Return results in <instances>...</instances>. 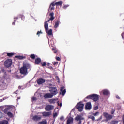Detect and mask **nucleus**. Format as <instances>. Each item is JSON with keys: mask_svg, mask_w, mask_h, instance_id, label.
I'll use <instances>...</instances> for the list:
<instances>
[{"mask_svg": "<svg viewBox=\"0 0 124 124\" xmlns=\"http://www.w3.org/2000/svg\"><path fill=\"white\" fill-rule=\"evenodd\" d=\"M0 100V102H2V99H1Z\"/></svg>", "mask_w": 124, "mask_h": 124, "instance_id": "nucleus-53", "label": "nucleus"}, {"mask_svg": "<svg viewBox=\"0 0 124 124\" xmlns=\"http://www.w3.org/2000/svg\"><path fill=\"white\" fill-rule=\"evenodd\" d=\"M6 115H7L9 118H12L13 117V114L10 112H8L6 113Z\"/></svg>", "mask_w": 124, "mask_h": 124, "instance_id": "nucleus-25", "label": "nucleus"}, {"mask_svg": "<svg viewBox=\"0 0 124 124\" xmlns=\"http://www.w3.org/2000/svg\"><path fill=\"white\" fill-rule=\"evenodd\" d=\"M77 107L79 112H82L83 111V109L84 108V104H82V103L79 102L78 103Z\"/></svg>", "mask_w": 124, "mask_h": 124, "instance_id": "nucleus-9", "label": "nucleus"}, {"mask_svg": "<svg viewBox=\"0 0 124 124\" xmlns=\"http://www.w3.org/2000/svg\"><path fill=\"white\" fill-rule=\"evenodd\" d=\"M93 116H95V117H96V116H98V115H99V112L97 111V112H96L95 113H93Z\"/></svg>", "mask_w": 124, "mask_h": 124, "instance_id": "nucleus-36", "label": "nucleus"}, {"mask_svg": "<svg viewBox=\"0 0 124 124\" xmlns=\"http://www.w3.org/2000/svg\"><path fill=\"white\" fill-rule=\"evenodd\" d=\"M42 34V32H41V30L40 31H38L37 32V35H38V36H39L40 34Z\"/></svg>", "mask_w": 124, "mask_h": 124, "instance_id": "nucleus-40", "label": "nucleus"}, {"mask_svg": "<svg viewBox=\"0 0 124 124\" xmlns=\"http://www.w3.org/2000/svg\"><path fill=\"white\" fill-rule=\"evenodd\" d=\"M55 2H52L49 7L48 10H50L51 11H52V10H55Z\"/></svg>", "mask_w": 124, "mask_h": 124, "instance_id": "nucleus-14", "label": "nucleus"}, {"mask_svg": "<svg viewBox=\"0 0 124 124\" xmlns=\"http://www.w3.org/2000/svg\"><path fill=\"white\" fill-rule=\"evenodd\" d=\"M53 96L51 93H47L44 95L45 98H52Z\"/></svg>", "mask_w": 124, "mask_h": 124, "instance_id": "nucleus-19", "label": "nucleus"}, {"mask_svg": "<svg viewBox=\"0 0 124 124\" xmlns=\"http://www.w3.org/2000/svg\"><path fill=\"white\" fill-rule=\"evenodd\" d=\"M18 17H19L20 18H21V19L22 20H24L25 19V16H24V15H18Z\"/></svg>", "mask_w": 124, "mask_h": 124, "instance_id": "nucleus-32", "label": "nucleus"}, {"mask_svg": "<svg viewBox=\"0 0 124 124\" xmlns=\"http://www.w3.org/2000/svg\"><path fill=\"white\" fill-rule=\"evenodd\" d=\"M103 115L107 121H110V120L113 119V115H110L106 112H104Z\"/></svg>", "mask_w": 124, "mask_h": 124, "instance_id": "nucleus-8", "label": "nucleus"}, {"mask_svg": "<svg viewBox=\"0 0 124 124\" xmlns=\"http://www.w3.org/2000/svg\"><path fill=\"white\" fill-rule=\"evenodd\" d=\"M36 82H37L38 85H42V84H43V83H44L45 82V79H44L42 78H40L36 80Z\"/></svg>", "mask_w": 124, "mask_h": 124, "instance_id": "nucleus-10", "label": "nucleus"}, {"mask_svg": "<svg viewBox=\"0 0 124 124\" xmlns=\"http://www.w3.org/2000/svg\"><path fill=\"white\" fill-rule=\"evenodd\" d=\"M18 17L14 18V20H18Z\"/></svg>", "mask_w": 124, "mask_h": 124, "instance_id": "nucleus-51", "label": "nucleus"}, {"mask_svg": "<svg viewBox=\"0 0 124 124\" xmlns=\"http://www.w3.org/2000/svg\"><path fill=\"white\" fill-rule=\"evenodd\" d=\"M67 8V6H66V5L64 6L63 7V9H66Z\"/></svg>", "mask_w": 124, "mask_h": 124, "instance_id": "nucleus-49", "label": "nucleus"}, {"mask_svg": "<svg viewBox=\"0 0 124 124\" xmlns=\"http://www.w3.org/2000/svg\"><path fill=\"white\" fill-rule=\"evenodd\" d=\"M72 122H73V120L72 119H69L67 121V124H70V123H72Z\"/></svg>", "mask_w": 124, "mask_h": 124, "instance_id": "nucleus-35", "label": "nucleus"}, {"mask_svg": "<svg viewBox=\"0 0 124 124\" xmlns=\"http://www.w3.org/2000/svg\"><path fill=\"white\" fill-rule=\"evenodd\" d=\"M116 98H117V99H121V97H120L118 95L116 96Z\"/></svg>", "mask_w": 124, "mask_h": 124, "instance_id": "nucleus-45", "label": "nucleus"}, {"mask_svg": "<svg viewBox=\"0 0 124 124\" xmlns=\"http://www.w3.org/2000/svg\"><path fill=\"white\" fill-rule=\"evenodd\" d=\"M123 103H124V102H123Z\"/></svg>", "mask_w": 124, "mask_h": 124, "instance_id": "nucleus-54", "label": "nucleus"}, {"mask_svg": "<svg viewBox=\"0 0 124 124\" xmlns=\"http://www.w3.org/2000/svg\"><path fill=\"white\" fill-rule=\"evenodd\" d=\"M118 121H113L109 123V124H118Z\"/></svg>", "mask_w": 124, "mask_h": 124, "instance_id": "nucleus-30", "label": "nucleus"}, {"mask_svg": "<svg viewBox=\"0 0 124 124\" xmlns=\"http://www.w3.org/2000/svg\"><path fill=\"white\" fill-rule=\"evenodd\" d=\"M65 93H66V90L64 89L63 91H62V96H64V94H65Z\"/></svg>", "mask_w": 124, "mask_h": 124, "instance_id": "nucleus-34", "label": "nucleus"}, {"mask_svg": "<svg viewBox=\"0 0 124 124\" xmlns=\"http://www.w3.org/2000/svg\"><path fill=\"white\" fill-rule=\"evenodd\" d=\"M49 102L50 104H54L56 102V99H50L49 100Z\"/></svg>", "mask_w": 124, "mask_h": 124, "instance_id": "nucleus-27", "label": "nucleus"}, {"mask_svg": "<svg viewBox=\"0 0 124 124\" xmlns=\"http://www.w3.org/2000/svg\"><path fill=\"white\" fill-rule=\"evenodd\" d=\"M75 120H76L77 122H78V124H82V121L84 120V117H82L81 115H78L75 117Z\"/></svg>", "mask_w": 124, "mask_h": 124, "instance_id": "nucleus-7", "label": "nucleus"}, {"mask_svg": "<svg viewBox=\"0 0 124 124\" xmlns=\"http://www.w3.org/2000/svg\"><path fill=\"white\" fill-rule=\"evenodd\" d=\"M46 65H47V66H50V63H47L46 64Z\"/></svg>", "mask_w": 124, "mask_h": 124, "instance_id": "nucleus-50", "label": "nucleus"}, {"mask_svg": "<svg viewBox=\"0 0 124 124\" xmlns=\"http://www.w3.org/2000/svg\"><path fill=\"white\" fill-rule=\"evenodd\" d=\"M53 117V118H56V117H58V113L57 112L54 113Z\"/></svg>", "mask_w": 124, "mask_h": 124, "instance_id": "nucleus-37", "label": "nucleus"}, {"mask_svg": "<svg viewBox=\"0 0 124 124\" xmlns=\"http://www.w3.org/2000/svg\"><path fill=\"white\" fill-rule=\"evenodd\" d=\"M103 92V94L104 95H108L110 94V92L108 91L107 89H104L102 91Z\"/></svg>", "mask_w": 124, "mask_h": 124, "instance_id": "nucleus-17", "label": "nucleus"}, {"mask_svg": "<svg viewBox=\"0 0 124 124\" xmlns=\"http://www.w3.org/2000/svg\"><path fill=\"white\" fill-rule=\"evenodd\" d=\"M14 55V53H7V56L9 57V58H11Z\"/></svg>", "mask_w": 124, "mask_h": 124, "instance_id": "nucleus-26", "label": "nucleus"}, {"mask_svg": "<svg viewBox=\"0 0 124 124\" xmlns=\"http://www.w3.org/2000/svg\"><path fill=\"white\" fill-rule=\"evenodd\" d=\"M0 124H8V121L7 120H3L0 123Z\"/></svg>", "mask_w": 124, "mask_h": 124, "instance_id": "nucleus-29", "label": "nucleus"}, {"mask_svg": "<svg viewBox=\"0 0 124 124\" xmlns=\"http://www.w3.org/2000/svg\"><path fill=\"white\" fill-rule=\"evenodd\" d=\"M56 59L57 61H61V58L59 57H56Z\"/></svg>", "mask_w": 124, "mask_h": 124, "instance_id": "nucleus-43", "label": "nucleus"}, {"mask_svg": "<svg viewBox=\"0 0 124 124\" xmlns=\"http://www.w3.org/2000/svg\"><path fill=\"white\" fill-rule=\"evenodd\" d=\"M49 91L53 96L58 94V89H57L56 87H50Z\"/></svg>", "mask_w": 124, "mask_h": 124, "instance_id": "nucleus-5", "label": "nucleus"}, {"mask_svg": "<svg viewBox=\"0 0 124 124\" xmlns=\"http://www.w3.org/2000/svg\"><path fill=\"white\" fill-rule=\"evenodd\" d=\"M0 108L2 109V112H3L4 114H6L7 113H8L7 111L10 110V109H11L12 107H11V106H2L0 107Z\"/></svg>", "mask_w": 124, "mask_h": 124, "instance_id": "nucleus-4", "label": "nucleus"}, {"mask_svg": "<svg viewBox=\"0 0 124 124\" xmlns=\"http://www.w3.org/2000/svg\"><path fill=\"white\" fill-rule=\"evenodd\" d=\"M88 119H91L92 121H93V122H94V121H95V117H94V116L92 115L89 116L88 117Z\"/></svg>", "mask_w": 124, "mask_h": 124, "instance_id": "nucleus-24", "label": "nucleus"}, {"mask_svg": "<svg viewBox=\"0 0 124 124\" xmlns=\"http://www.w3.org/2000/svg\"><path fill=\"white\" fill-rule=\"evenodd\" d=\"M42 66H46V62H41Z\"/></svg>", "mask_w": 124, "mask_h": 124, "instance_id": "nucleus-38", "label": "nucleus"}, {"mask_svg": "<svg viewBox=\"0 0 124 124\" xmlns=\"http://www.w3.org/2000/svg\"><path fill=\"white\" fill-rule=\"evenodd\" d=\"M63 3V2H62V1H60L59 2L54 3V4H55V5H56L57 6H61V5H62Z\"/></svg>", "mask_w": 124, "mask_h": 124, "instance_id": "nucleus-23", "label": "nucleus"}, {"mask_svg": "<svg viewBox=\"0 0 124 124\" xmlns=\"http://www.w3.org/2000/svg\"><path fill=\"white\" fill-rule=\"evenodd\" d=\"M111 115H114L115 113V109H112L111 111Z\"/></svg>", "mask_w": 124, "mask_h": 124, "instance_id": "nucleus-41", "label": "nucleus"}, {"mask_svg": "<svg viewBox=\"0 0 124 124\" xmlns=\"http://www.w3.org/2000/svg\"><path fill=\"white\" fill-rule=\"evenodd\" d=\"M15 58H16V59H18V60H24V59H26L25 56H16Z\"/></svg>", "mask_w": 124, "mask_h": 124, "instance_id": "nucleus-21", "label": "nucleus"}, {"mask_svg": "<svg viewBox=\"0 0 124 124\" xmlns=\"http://www.w3.org/2000/svg\"><path fill=\"white\" fill-rule=\"evenodd\" d=\"M64 89V86H62L60 89V94H62V91H63V90Z\"/></svg>", "mask_w": 124, "mask_h": 124, "instance_id": "nucleus-33", "label": "nucleus"}, {"mask_svg": "<svg viewBox=\"0 0 124 124\" xmlns=\"http://www.w3.org/2000/svg\"><path fill=\"white\" fill-rule=\"evenodd\" d=\"M7 88L6 83L4 82V80H1L0 81V90H5Z\"/></svg>", "mask_w": 124, "mask_h": 124, "instance_id": "nucleus-6", "label": "nucleus"}, {"mask_svg": "<svg viewBox=\"0 0 124 124\" xmlns=\"http://www.w3.org/2000/svg\"><path fill=\"white\" fill-rule=\"evenodd\" d=\"M41 63V59L40 58H37L35 60V64L38 65Z\"/></svg>", "mask_w": 124, "mask_h": 124, "instance_id": "nucleus-18", "label": "nucleus"}, {"mask_svg": "<svg viewBox=\"0 0 124 124\" xmlns=\"http://www.w3.org/2000/svg\"><path fill=\"white\" fill-rule=\"evenodd\" d=\"M93 109L94 111H96V110H98V106H96L94 107Z\"/></svg>", "mask_w": 124, "mask_h": 124, "instance_id": "nucleus-39", "label": "nucleus"}, {"mask_svg": "<svg viewBox=\"0 0 124 124\" xmlns=\"http://www.w3.org/2000/svg\"><path fill=\"white\" fill-rule=\"evenodd\" d=\"M58 64V62H53V65H56V64Z\"/></svg>", "mask_w": 124, "mask_h": 124, "instance_id": "nucleus-44", "label": "nucleus"}, {"mask_svg": "<svg viewBox=\"0 0 124 124\" xmlns=\"http://www.w3.org/2000/svg\"><path fill=\"white\" fill-rule=\"evenodd\" d=\"M31 68L30 64L24 62L23 63V66L20 69V72L23 75H27L28 74V70Z\"/></svg>", "mask_w": 124, "mask_h": 124, "instance_id": "nucleus-1", "label": "nucleus"}, {"mask_svg": "<svg viewBox=\"0 0 124 124\" xmlns=\"http://www.w3.org/2000/svg\"><path fill=\"white\" fill-rule=\"evenodd\" d=\"M49 16H50V18L49 20L47 21V22H50V21H54V20H55V17H54V13H50Z\"/></svg>", "mask_w": 124, "mask_h": 124, "instance_id": "nucleus-16", "label": "nucleus"}, {"mask_svg": "<svg viewBox=\"0 0 124 124\" xmlns=\"http://www.w3.org/2000/svg\"><path fill=\"white\" fill-rule=\"evenodd\" d=\"M52 31H53V30H52V29H50L48 31L47 30V31H46V33H47L48 35L51 36V35H53V34L52 33Z\"/></svg>", "mask_w": 124, "mask_h": 124, "instance_id": "nucleus-22", "label": "nucleus"}, {"mask_svg": "<svg viewBox=\"0 0 124 124\" xmlns=\"http://www.w3.org/2000/svg\"><path fill=\"white\" fill-rule=\"evenodd\" d=\"M53 109H54V106L51 105H48L45 108L46 111H51Z\"/></svg>", "mask_w": 124, "mask_h": 124, "instance_id": "nucleus-11", "label": "nucleus"}, {"mask_svg": "<svg viewBox=\"0 0 124 124\" xmlns=\"http://www.w3.org/2000/svg\"><path fill=\"white\" fill-rule=\"evenodd\" d=\"M58 106H60V107H62V103H59V102H58Z\"/></svg>", "mask_w": 124, "mask_h": 124, "instance_id": "nucleus-46", "label": "nucleus"}, {"mask_svg": "<svg viewBox=\"0 0 124 124\" xmlns=\"http://www.w3.org/2000/svg\"><path fill=\"white\" fill-rule=\"evenodd\" d=\"M31 59H32V60H34L35 59V55L34 54H32L30 55Z\"/></svg>", "mask_w": 124, "mask_h": 124, "instance_id": "nucleus-31", "label": "nucleus"}, {"mask_svg": "<svg viewBox=\"0 0 124 124\" xmlns=\"http://www.w3.org/2000/svg\"><path fill=\"white\" fill-rule=\"evenodd\" d=\"M54 53H55V54H56V53H57V51L55 50Z\"/></svg>", "mask_w": 124, "mask_h": 124, "instance_id": "nucleus-52", "label": "nucleus"}, {"mask_svg": "<svg viewBox=\"0 0 124 124\" xmlns=\"http://www.w3.org/2000/svg\"><path fill=\"white\" fill-rule=\"evenodd\" d=\"M59 23H60V21H57V22H55V24L54 25V28L55 29H57V28H58V27H59Z\"/></svg>", "mask_w": 124, "mask_h": 124, "instance_id": "nucleus-28", "label": "nucleus"}, {"mask_svg": "<svg viewBox=\"0 0 124 124\" xmlns=\"http://www.w3.org/2000/svg\"><path fill=\"white\" fill-rule=\"evenodd\" d=\"M33 121H40L41 120V117L40 116L34 115L32 118Z\"/></svg>", "mask_w": 124, "mask_h": 124, "instance_id": "nucleus-15", "label": "nucleus"}, {"mask_svg": "<svg viewBox=\"0 0 124 124\" xmlns=\"http://www.w3.org/2000/svg\"><path fill=\"white\" fill-rule=\"evenodd\" d=\"M43 115V117H49V116H51L52 115V112H43L42 113Z\"/></svg>", "mask_w": 124, "mask_h": 124, "instance_id": "nucleus-13", "label": "nucleus"}, {"mask_svg": "<svg viewBox=\"0 0 124 124\" xmlns=\"http://www.w3.org/2000/svg\"><path fill=\"white\" fill-rule=\"evenodd\" d=\"M63 120H64V117L63 116H61L60 117V120L61 121H63Z\"/></svg>", "mask_w": 124, "mask_h": 124, "instance_id": "nucleus-42", "label": "nucleus"}, {"mask_svg": "<svg viewBox=\"0 0 124 124\" xmlns=\"http://www.w3.org/2000/svg\"><path fill=\"white\" fill-rule=\"evenodd\" d=\"M36 99V98L35 97H32V100L34 101Z\"/></svg>", "mask_w": 124, "mask_h": 124, "instance_id": "nucleus-47", "label": "nucleus"}, {"mask_svg": "<svg viewBox=\"0 0 124 124\" xmlns=\"http://www.w3.org/2000/svg\"><path fill=\"white\" fill-rule=\"evenodd\" d=\"M4 65L7 68L10 67L12 65V60L11 59H7L4 62Z\"/></svg>", "mask_w": 124, "mask_h": 124, "instance_id": "nucleus-3", "label": "nucleus"}, {"mask_svg": "<svg viewBox=\"0 0 124 124\" xmlns=\"http://www.w3.org/2000/svg\"><path fill=\"white\" fill-rule=\"evenodd\" d=\"M86 98L87 99H92L93 101L95 102L97 101L99 99V95L96 94H93L92 95H89L87 96Z\"/></svg>", "mask_w": 124, "mask_h": 124, "instance_id": "nucleus-2", "label": "nucleus"}, {"mask_svg": "<svg viewBox=\"0 0 124 124\" xmlns=\"http://www.w3.org/2000/svg\"><path fill=\"white\" fill-rule=\"evenodd\" d=\"M48 21H46L44 23V28L46 30V31H48Z\"/></svg>", "mask_w": 124, "mask_h": 124, "instance_id": "nucleus-20", "label": "nucleus"}, {"mask_svg": "<svg viewBox=\"0 0 124 124\" xmlns=\"http://www.w3.org/2000/svg\"><path fill=\"white\" fill-rule=\"evenodd\" d=\"M85 108L86 110H91V109H92V104L91 102H88L86 104Z\"/></svg>", "mask_w": 124, "mask_h": 124, "instance_id": "nucleus-12", "label": "nucleus"}, {"mask_svg": "<svg viewBox=\"0 0 124 124\" xmlns=\"http://www.w3.org/2000/svg\"><path fill=\"white\" fill-rule=\"evenodd\" d=\"M16 22V20H14V22L12 23V25H15V22Z\"/></svg>", "mask_w": 124, "mask_h": 124, "instance_id": "nucleus-48", "label": "nucleus"}]
</instances>
